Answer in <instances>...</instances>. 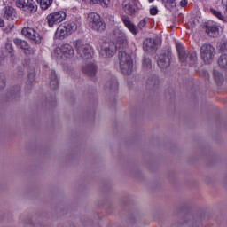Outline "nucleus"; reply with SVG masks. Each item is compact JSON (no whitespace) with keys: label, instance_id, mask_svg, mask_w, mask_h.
Returning a JSON list of instances; mask_svg holds the SVG:
<instances>
[{"label":"nucleus","instance_id":"f257e3e1","mask_svg":"<svg viewBox=\"0 0 227 227\" xmlns=\"http://www.w3.org/2000/svg\"><path fill=\"white\" fill-rule=\"evenodd\" d=\"M114 35L115 43L113 42H103L99 48V54L103 58H113L116 54L118 47L120 49L123 48L124 45H127V35L119 27L114 30Z\"/></svg>","mask_w":227,"mask_h":227},{"label":"nucleus","instance_id":"f03ea898","mask_svg":"<svg viewBox=\"0 0 227 227\" xmlns=\"http://www.w3.org/2000/svg\"><path fill=\"white\" fill-rule=\"evenodd\" d=\"M119 65L121 71L125 74L129 75L132 74V68L134 67V63L132 61V57L129 55L125 51L119 52Z\"/></svg>","mask_w":227,"mask_h":227},{"label":"nucleus","instance_id":"7ed1b4c3","mask_svg":"<svg viewBox=\"0 0 227 227\" xmlns=\"http://www.w3.org/2000/svg\"><path fill=\"white\" fill-rule=\"evenodd\" d=\"M74 45L78 56L82 58V59H90V58H93V48L91 45L81 40L74 41Z\"/></svg>","mask_w":227,"mask_h":227},{"label":"nucleus","instance_id":"20e7f679","mask_svg":"<svg viewBox=\"0 0 227 227\" xmlns=\"http://www.w3.org/2000/svg\"><path fill=\"white\" fill-rule=\"evenodd\" d=\"M74 31H77V24L75 22L60 24L55 32V37L59 40H63L72 35Z\"/></svg>","mask_w":227,"mask_h":227},{"label":"nucleus","instance_id":"39448f33","mask_svg":"<svg viewBox=\"0 0 227 227\" xmlns=\"http://www.w3.org/2000/svg\"><path fill=\"white\" fill-rule=\"evenodd\" d=\"M75 51L72 45L66 43L60 48H55L51 56L54 59H61V58H74Z\"/></svg>","mask_w":227,"mask_h":227},{"label":"nucleus","instance_id":"423d86ee","mask_svg":"<svg viewBox=\"0 0 227 227\" xmlns=\"http://www.w3.org/2000/svg\"><path fill=\"white\" fill-rule=\"evenodd\" d=\"M200 58L203 59L204 63H212L214 58H215V48L211 44H202L200 47Z\"/></svg>","mask_w":227,"mask_h":227},{"label":"nucleus","instance_id":"0eeeda50","mask_svg":"<svg viewBox=\"0 0 227 227\" xmlns=\"http://www.w3.org/2000/svg\"><path fill=\"white\" fill-rule=\"evenodd\" d=\"M89 22L90 24L91 28L94 31H98V33H102V31H106V22L102 20L100 15L91 12L88 16Z\"/></svg>","mask_w":227,"mask_h":227},{"label":"nucleus","instance_id":"6e6552de","mask_svg":"<svg viewBox=\"0 0 227 227\" xmlns=\"http://www.w3.org/2000/svg\"><path fill=\"white\" fill-rule=\"evenodd\" d=\"M65 19H67V12H65V11H58L48 14L46 17V22L49 27H54V26L61 24Z\"/></svg>","mask_w":227,"mask_h":227},{"label":"nucleus","instance_id":"1a4fd4ad","mask_svg":"<svg viewBox=\"0 0 227 227\" xmlns=\"http://www.w3.org/2000/svg\"><path fill=\"white\" fill-rule=\"evenodd\" d=\"M21 34L23 35V36H26V38H28L29 40H32V42H35V43H42V35H40V34L32 27H23L21 30Z\"/></svg>","mask_w":227,"mask_h":227},{"label":"nucleus","instance_id":"9d476101","mask_svg":"<svg viewBox=\"0 0 227 227\" xmlns=\"http://www.w3.org/2000/svg\"><path fill=\"white\" fill-rule=\"evenodd\" d=\"M16 6L28 13H33L36 11V4L33 0H16Z\"/></svg>","mask_w":227,"mask_h":227},{"label":"nucleus","instance_id":"9b49d317","mask_svg":"<svg viewBox=\"0 0 227 227\" xmlns=\"http://www.w3.org/2000/svg\"><path fill=\"white\" fill-rule=\"evenodd\" d=\"M222 6L223 10V13H221V12L215 10V9H210L211 13L216 17V19H219L220 20H223L225 22L227 18V0H222Z\"/></svg>","mask_w":227,"mask_h":227},{"label":"nucleus","instance_id":"f8f14e48","mask_svg":"<svg viewBox=\"0 0 227 227\" xmlns=\"http://www.w3.org/2000/svg\"><path fill=\"white\" fill-rule=\"evenodd\" d=\"M169 65H171V58L169 57V54L160 55L158 58V66L160 68H168Z\"/></svg>","mask_w":227,"mask_h":227},{"label":"nucleus","instance_id":"ddd939ff","mask_svg":"<svg viewBox=\"0 0 227 227\" xmlns=\"http://www.w3.org/2000/svg\"><path fill=\"white\" fill-rule=\"evenodd\" d=\"M14 43L19 49H22L27 55L31 54V49L26 41L16 38L14 39Z\"/></svg>","mask_w":227,"mask_h":227},{"label":"nucleus","instance_id":"4468645a","mask_svg":"<svg viewBox=\"0 0 227 227\" xmlns=\"http://www.w3.org/2000/svg\"><path fill=\"white\" fill-rule=\"evenodd\" d=\"M82 72L87 75H90V77H93V75L97 74V66L93 63L86 64L82 67Z\"/></svg>","mask_w":227,"mask_h":227},{"label":"nucleus","instance_id":"2eb2a0df","mask_svg":"<svg viewBox=\"0 0 227 227\" xmlns=\"http://www.w3.org/2000/svg\"><path fill=\"white\" fill-rule=\"evenodd\" d=\"M122 21L126 27L132 33L133 35H137V28L136 27V25L130 21V19L129 17H122Z\"/></svg>","mask_w":227,"mask_h":227},{"label":"nucleus","instance_id":"dca6fc26","mask_svg":"<svg viewBox=\"0 0 227 227\" xmlns=\"http://www.w3.org/2000/svg\"><path fill=\"white\" fill-rule=\"evenodd\" d=\"M155 47H157V43H155V39L147 38L144 41L143 49L146 52H148V51H152V49H155Z\"/></svg>","mask_w":227,"mask_h":227},{"label":"nucleus","instance_id":"f3484780","mask_svg":"<svg viewBox=\"0 0 227 227\" xmlns=\"http://www.w3.org/2000/svg\"><path fill=\"white\" fill-rule=\"evenodd\" d=\"M122 6L124 12L129 15H134V13H136V8H134V5H132L129 0H125Z\"/></svg>","mask_w":227,"mask_h":227},{"label":"nucleus","instance_id":"a211bd4d","mask_svg":"<svg viewBox=\"0 0 227 227\" xmlns=\"http://www.w3.org/2000/svg\"><path fill=\"white\" fill-rule=\"evenodd\" d=\"M176 47L179 53V59H180L181 63H184L185 62V50L184 49V45H182V43H176Z\"/></svg>","mask_w":227,"mask_h":227},{"label":"nucleus","instance_id":"6ab92c4d","mask_svg":"<svg viewBox=\"0 0 227 227\" xmlns=\"http://www.w3.org/2000/svg\"><path fill=\"white\" fill-rule=\"evenodd\" d=\"M50 87L51 88V90H56V88H58V76L56 75V71L51 72Z\"/></svg>","mask_w":227,"mask_h":227},{"label":"nucleus","instance_id":"aec40b11","mask_svg":"<svg viewBox=\"0 0 227 227\" xmlns=\"http://www.w3.org/2000/svg\"><path fill=\"white\" fill-rule=\"evenodd\" d=\"M184 63H189L190 65H192L197 59H198V55L196 52L192 51L189 53V55L186 57L184 54Z\"/></svg>","mask_w":227,"mask_h":227},{"label":"nucleus","instance_id":"412c9836","mask_svg":"<svg viewBox=\"0 0 227 227\" xmlns=\"http://www.w3.org/2000/svg\"><path fill=\"white\" fill-rule=\"evenodd\" d=\"M207 33L209 36H215L219 33V27L216 25L209 26L207 27Z\"/></svg>","mask_w":227,"mask_h":227},{"label":"nucleus","instance_id":"4be33fe9","mask_svg":"<svg viewBox=\"0 0 227 227\" xmlns=\"http://www.w3.org/2000/svg\"><path fill=\"white\" fill-rule=\"evenodd\" d=\"M54 0H37L42 10H49Z\"/></svg>","mask_w":227,"mask_h":227},{"label":"nucleus","instance_id":"5701e85b","mask_svg":"<svg viewBox=\"0 0 227 227\" xmlns=\"http://www.w3.org/2000/svg\"><path fill=\"white\" fill-rule=\"evenodd\" d=\"M14 12L15 9H13V7H6L4 14V19H7V20H12L13 19Z\"/></svg>","mask_w":227,"mask_h":227},{"label":"nucleus","instance_id":"b1692460","mask_svg":"<svg viewBox=\"0 0 227 227\" xmlns=\"http://www.w3.org/2000/svg\"><path fill=\"white\" fill-rule=\"evenodd\" d=\"M219 67L223 68H227V54H223L218 59Z\"/></svg>","mask_w":227,"mask_h":227},{"label":"nucleus","instance_id":"393cba45","mask_svg":"<svg viewBox=\"0 0 227 227\" xmlns=\"http://www.w3.org/2000/svg\"><path fill=\"white\" fill-rule=\"evenodd\" d=\"M99 6H102V8H113V3H111V0H99Z\"/></svg>","mask_w":227,"mask_h":227},{"label":"nucleus","instance_id":"a878e982","mask_svg":"<svg viewBox=\"0 0 227 227\" xmlns=\"http://www.w3.org/2000/svg\"><path fill=\"white\" fill-rule=\"evenodd\" d=\"M143 67L145 69L152 68V60L150 59H144Z\"/></svg>","mask_w":227,"mask_h":227},{"label":"nucleus","instance_id":"bb28decb","mask_svg":"<svg viewBox=\"0 0 227 227\" xmlns=\"http://www.w3.org/2000/svg\"><path fill=\"white\" fill-rule=\"evenodd\" d=\"M218 49L219 51H221L222 52H226L227 50V43L223 42V43H220L218 44Z\"/></svg>","mask_w":227,"mask_h":227},{"label":"nucleus","instance_id":"cd10ccee","mask_svg":"<svg viewBox=\"0 0 227 227\" xmlns=\"http://www.w3.org/2000/svg\"><path fill=\"white\" fill-rule=\"evenodd\" d=\"M109 88L110 90H112V91H116L118 90V82L114 81L112 83H110Z\"/></svg>","mask_w":227,"mask_h":227},{"label":"nucleus","instance_id":"c85d7f7f","mask_svg":"<svg viewBox=\"0 0 227 227\" xmlns=\"http://www.w3.org/2000/svg\"><path fill=\"white\" fill-rule=\"evenodd\" d=\"M146 24H148V21L146 19H143L139 24H138V27H140V29H143L145 27H146Z\"/></svg>","mask_w":227,"mask_h":227},{"label":"nucleus","instance_id":"c756f323","mask_svg":"<svg viewBox=\"0 0 227 227\" xmlns=\"http://www.w3.org/2000/svg\"><path fill=\"white\" fill-rule=\"evenodd\" d=\"M157 13H159V9L157 8V6H153L150 8L151 15H157Z\"/></svg>","mask_w":227,"mask_h":227},{"label":"nucleus","instance_id":"7c9ffc66","mask_svg":"<svg viewBox=\"0 0 227 227\" xmlns=\"http://www.w3.org/2000/svg\"><path fill=\"white\" fill-rule=\"evenodd\" d=\"M164 3L165 6H171V4H175L176 0H161Z\"/></svg>","mask_w":227,"mask_h":227},{"label":"nucleus","instance_id":"2f4dec72","mask_svg":"<svg viewBox=\"0 0 227 227\" xmlns=\"http://www.w3.org/2000/svg\"><path fill=\"white\" fill-rule=\"evenodd\" d=\"M6 49H8L9 52H12L13 51V46L12 45V43H7L5 45Z\"/></svg>","mask_w":227,"mask_h":227},{"label":"nucleus","instance_id":"473e14b6","mask_svg":"<svg viewBox=\"0 0 227 227\" xmlns=\"http://www.w3.org/2000/svg\"><path fill=\"white\" fill-rule=\"evenodd\" d=\"M188 4L187 0H181L180 1V6H182V8H185V5Z\"/></svg>","mask_w":227,"mask_h":227},{"label":"nucleus","instance_id":"72a5a7b5","mask_svg":"<svg viewBox=\"0 0 227 227\" xmlns=\"http://www.w3.org/2000/svg\"><path fill=\"white\" fill-rule=\"evenodd\" d=\"M91 4H100V0H90Z\"/></svg>","mask_w":227,"mask_h":227},{"label":"nucleus","instance_id":"f704fd0d","mask_svg":"<svg viewBox=\"0 0 227 227\" xmlns=\"http://www.w3.org/2000/svg\"><path fill=\"white\" fill-rule=\"evenodd\" d=\"M0 27H4V20L0 18Z\"/></svg>","mask_w":227,"mask_h":227},{"label":"nucleus","instance_id":"c9c22d12","mask_svg":"<svg viewBox=\"0 0 227 227\" xmlns=\"http://www.w3.org/2000/svg\"><path fill=\"white\" fill-rule=\"evenodd\" d=\"M133 3H134L135 4H137V0H133Z\"/></svg>","mask_w":227,"mask_h":227},{"label":"nucleus","instance_id":"e433bc0d","mask_svg":"<svg viewBox=\"0 0 227 227\" xmlns=\"http://www.w3.org/2000/svg\"><path fill=\"white\" fill-rule=\"evenodd\" d=\"M1 86H4V82H0Z\"/></svg>","mask_w":227,"mask_h":227},{"label":"nucleus","instance_id":"4c0bfd02","mask_svg":"<svg viewBox=\"0 0 227 227\" xmlns=\"http://www.w3.org/2000/svg\"><path fill=\"white\" fill-rule=\"evenodd\" d=\"M155 0H148V3H153Z\"/></svg>","mask_w":227,"mask_h":227}]
</instances>
